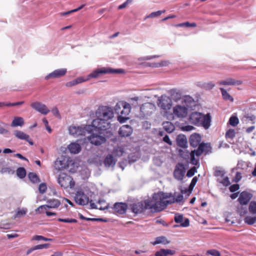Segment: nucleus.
Segmentation results:
<instances>
[{
    "mask_svg": "<svg viewBox=\"0 0 256 256\" xmlns=\"http://www.w3.org/2000/svg\"><path fill=\"white\" fill-rule=\"evenodd\" d=\"M214 86H215V84L213 82H208V84H206V88L207 89L211 90L212 88H214Z\"/></svg>",
    "mask_w": 256,
    "mask_h": 256,
    "instance_id": "nucleus-63",
    "label": "nucleus"
},
{
    "mask_svg": "<svg viewBox=\"0 0 256 256\" xmlns=\"http://www.w3.org/2000/svg\"><path fill=\"white\" fill-rule=\"evenodd\" d=\"M68 148L70 152L72 154H76L81 150V146L80 144L76 142H72L70 144Z\"/></svg>",
    "mask_w": 256,
    "mask_h": 256,
    "instance_id": "nucleus-25",
    "label": "nucleus"
},
{
    "mask_svg": "<svg viewBox=\"0 0 256 256\" xmlns=\"http://www.w3.org/2000/svg\"><path fill=\"white\" fill-rule=\"evenodd\" d=\"M28 210L26 208H22V209L18 208V210L16 212L14 216V218H20L22 216H24L27 213Z\"/></svg>",
    "mask_w": 256,
    "mask_h": 256,
    "instance_id": "nucleus-35",
    "label": "nucleus"
},
{
    "mask_svg": "<svg viewBox=\"0 0 256 256\" xmlns=\"http://www.w3.org/2000/svg\"><path fill=\"white\" fill-rule=\"evenodd\" d=\"M132 132V129L130 126L126 124L121 126L119 130L118 134L122 137L130 136Z\"/></svg>",
    "mask_w": 256,
    "mask_h": 256,
    "instance_id": "nucleus-23",
    "label": "nucleus"
},
{
    "mask_svg": "<svg viewBox=\"0 0 256 256\" xmlns=\"http://www.w3.org/2000/svg\"><path fill=\"white\" fill-rule=\"evenodd\" d=\"M128 208V205L124 202H116L113 206L114 212L118 214H124Z\"/></svg>",
    "mask_w": 256,
    "mask_h": 256,
    "instance_id": "nucleus-21",
    "label": "nucleus"
},
{
    "mask_svg": "<svg viewBox=\"0 0 256 256\" xmlns=\"http://www.w3.org/2000/svg\"><path fill=\"white\" fill-rule=\"evenodd\" d=\"M178 26H186V27H188V26L195 27V26H196V24L194 23V22H192V24H190L188 22H184V23L180 24H178Z\"/></svg>",
    "mask_w": 256,
    "mask_h": 256,
    "instance_id": "nucleus-54",
    "label": "nucleus"
},
{
    "mask_svg": "<svg viewBox=\"0 0 256 256\" xmlns=\"http://www.w3.org/2000/svg\"><path fill=\"white\" fill-rule=\"evenodd\" d=\"M222 97L224 100H230L231 102L234 101L233 98L226 92V90L222 88H220Z\"/></svg>",
    "mask_w": 256,
    "mask_h": 256,
    "instance_id": "nucleus-31",
    "label": "nucleus"
},
{
    "mask_svg": "<svg viewBox=\"0 0 256 256\" xmlns=\"http://www.w3.org/2000/svg\"><path fill=\"white\" fill-rule=\"evenodd\" d=\"M28 178L33 183H38L40 182V179L38 176L35 174L33 172L29 173Z\"/></svg>",
    "mask_w": 256,
    "mask_h": 256,
    "instance_id": "nucleus-39",
    "label": "nucleus"
},
{
    "mask_svg": "<svg viewBox=\"0 0 256 256\" xmlns=\"http://www.w3.org/2000/svg\"><path fill=\"white\" fill-rule=\"evenodd\" d=\"M139 100V98L138 96H135L134 98H130V102H132V104L134 106H138V101Z\"/></svg>",
    "mask_w": 256,
    "mask_h": 256,
    "instance_id": "nucleus-57",
    "label": "nucleus"
},
{
    "mask_svg": "<svg viewBox=\"0 0 256 256\" xmlns=\"http://www.w3.org/2000/svg\"><path fill=\"white\" fill-rule=\"evenodd\" d=\"M210 118L209 114L206 116H202V119L200 122V125L202 126L205 128H208L210 126Z\"/></svg>",
    "mask_w": 256,
    "mask_h": 256,
    "instance_id": "nucleus-30",
    "label": "nucleus"
},
{
    "mask_svg": "<svg viewBox=\"0 0 256 256\" xmlns=\"http://www.w3.org/2000/svg\"><path fill=\"white\" fill-rule=\"evenodd\" d=\"M185 173V168L184 165L181 163H178L174 168V178L178 180H182Z\"/></svg>",
    "mask_w": 256,
    "mask_h": 256,
    "instance_id": "nucleus-12",
    "label": "nucleus"
},
{
    "mask_svg": "<svg viewBox=\"0 0 256 256\" xmlns=\"http://www.w3.org/2000/svg\"><path fill=\"white\" fill-rule=\"evenodd\" d=\"M24 120L22 117H14L12 122L11 126L12 127L22 126L24 124Z\"/></svg>",
    "mask_w": 256,
    "mask_h": 256,
    "instance_id": "nucleus-29",
    "label": "nucleus"
},
{
    "mask_svg": "<svg viewBox=\"0 0 256 256\" xmlns=\"http://www.w3.org/2000/svg\"><path fill=\"white\" fill-rule=\"evenodd\" d=\"M126 116H124L120 114V115L118 116V120L120 123H124L129 118Z\"/></svg>",
    "mask_w": 256,
    "mask_h": 256,
    "instance_id": "nucleus-52",
    "label": "nucleus"
},
{
    "mask_svg": "<svg viewBox=\"0 0 256 256\" xmlns=\"http://www.w3.org/2000/svg\"><path fill=\"white\" fill-rule=\"evenodd\" d=\"M48 204L42 205L40 206L36 211H38L40 214L44 212V210H48V208H58L61 204L60 201L57 199H50L47 202Z\"/></svg>",
    "mask_w": 256,
    "mask_h": 256,
    "instance_id": "nucleus-6",
    "label": "nucleus"
},
{
    "mask_svg": "<svg viewBox=\"0 0 256 256\" xmlns=\"http://www.w3.org/2000/svg\"><path fill=\"white\" fill-rule=\"evenodd\" d=\"M16 174L20 178H24L26 176V170L24 168H18L16 170Z\"/></svg>",
    "mask_w": 256,
    "mask_h": 256,
    "instance_id": "nucleus-37",
    "label": "nucleus"
},
{
    "mask_svg": "<svg viewBox=\"0 0 256 256\" xmlns=\"http://www.w3.org/2000/svg\"><path fill=\"white\" fill-rule=\"evenodd\" d=\"M203 114L198 112H192L189 117L190 122L195 125H200L202 120V119Z\"/></svg>",
    "mask_w": 256,
    "mask_h": 256,
    "instance_id": "nucleus-17",
    "label": "nucleus"
},
{
    "mask_svg": "<svg viewBox=\"0 0 256 256\" xmlns=\"http://www.w3.org/2000/svg\"><path fill=\"white\" fill-rule=\"evenodd\" d=\"M220 182L224 186H228L230 184V182L229 180V178L228 176L224 178Z\"/></svg>",
    "mask_w": 256,
    "mask_h": 256,
    "instance_id": "nucleus-56",
    "label": "nucleus"
},
{
    "mask_svg": "<svg viewBox=\"0 0 256 256\" xmlns=\"http://www.w3.org/2000/svg\"><path fill=\"white\" fill-rule=\"evenodd\" d=\"M90 127H92L91 125L88 126L86 128L72 126H70L68 130L70 134L74 136H84L86 131H88Z\"/></svg>",
    "mask_w": 256,
    "mask_h": 256,
    "instance_id": "nucleus-9",
    "label": "nucleus"
},
{
    "mask_svg": "<svg viewBox=\"0 0 256 256\" xmlns=\"http://www.w3.org/2000/svg\"><path fill=\"white\" fill-rule=\"evenodd\" d=\"M228 123L230 126H236L238 124L239 120L236 116H232L229 119Z\"/></svg>",
    "mask_w": 256,
    "mask_h": 256,
    "instance_id": "nucleus-36",
    "label": "nucleus"
},
{
    "mask_svg": "<svg viewBox=\"0 0 256 256\" xmlns=\"http://www.w3.org/2000/svg\"><path fill=\"white\" fill-rule=\"evenodd\" d=\"M50 244H38L35 246V249L40 250L42 248H46L50 246Z\"/></svg>",
    "mask_w": 256,
    "mask_h": 256,
    "instance_id": "nucleus-55",
    "label": "nucleus"
},
{
    "mask_svg": "<svg viewBox=\"0 0 256 256\" xmlns=\"http://www.w3.org/2000/svg\"><path fill=\"white\" fill-rule=\"evenodd\" d=\"M242 82L240 80H236L232 78H228L225 80L219 81L218 84L222 86H238L242 84Z\"/></svg>",
    "mask_w": 256,
    "mask_h": 256,
    "instance_id": "nucleus-22",
    "label": "nucleus"
},
{
    "mask_svg": "<svg viewBox=\"0 0 256 256\" xmlns=\"http://www.w3.org/2000/svg\"><path fill=\"white\" fill-rule=\"evenodd\" d=\"M104 162L106 166L110 167L114 166L116 161L112 154H108L104 158Z\"/></svg>",
    "mask_w": 256,
    "mask_h": 256,
    "instance_id": "nucleus-27",
    "label": "nucleus"
},
{
    "mask_svg": "<svg viewBox=\"0 0 256 256\" xmlns=\"http://www.w3.org/2000/svg\"><path fill=\"white\" fill-rule=\"evenodd\" d=\"M176 142L178 146L186 148L187 147L188 142L186 137L182 135H179L176 138Z\"/></svg>",
    "mask_w": 256,
    "mask_h": 256,
    "instance_id": "nucleus-26",
    "label": "nucleus"
},
{
    "mask_svg": "<svg viewBox=\"0 0 256 256\" xmlns=\"http://www.w3.org/2000/svg\"><path fill=\"white\" fill-rule=\"evenodd\" d=\"M166 11L165 10H160L156 12H152L148 16H160L162 14H166Z\"/></svg>",
    "mask_w": 256,
    "mask_h": 256,
    "instance_id": "nucleus-50",
    "label": "nucleus"
},
{
    "mask_svg": "<svg viewBox=\"0 0 256 256\" xmlns=\"http://www.w3.org/2000/svg\"><path fill=\"white\" fill-rule=\"evenodd\" d=\"M183 220V216L182 215L176 216L174 217V221L176 223H180Z\"/></svg>",
    "mask_w": 256,
    "mask_h": 256,
    "instance_id": "nucleus-60",
    "label": "nucleus"
},
{
    "mask_svg": "<svg viewBox=\"0 0 256 256\" xmlns=\"http://www.w3.org/2000/svg\"><path fill=\"white\" fill-rule=\"evenodd\" d=\"M156 109L155 105L150 102L144 104L140 108L141 112L144 116L150 115L155 112Z\"/></svg>",
    "mask_w": 256,
    "mask_h": 256,
    "instance_id": "nucleus-11",
    "label": "nucleus"
},
{
    "mask_svg": "<svg viewBox=\"0 0 256 256\" xmlns=\"http://www.w3.org/2000/svg\"><path fill=\"white\" fill-rule=\"evenodd\" d=\"M32 240H42L44 241H52V239L46 238V237H44L42 236H39V235H36L34 236L32 238Z\"/></svg>",
    "mask_w": 256,
    "mask_h": 256,
    "instance_id": "nucleus-42",
    "label": "nucleus"
},
{
    "mask_svg": "<svg viewBox=\"0 0 256 256\" xmlns=\"http://www.w3.org/2000/svg\"><path fill=\"white\" fill-rule=\"evenodd\" d=\"M124 72V70L121 68L114 69L110 68H102L94 70L88 74L90 78H97L103 74H122Z\"/></svg>",
    "mask_w": 256,
    "mask_h": 256,
    "instance_id": "nucleus-4",
    "label": "nucleus"
},
{
    "mask_svg": "<svg viewBox=\"0 0 256 256\" xmlns=\"http://www.w3.org/2000/svg\"><path fill=\"white\" fill-rule=\"evenodd\" d=\"M83 6H84V5H82V6H80V7H78L77 8H75V9L72 10H68V11H66V12H62L61 13V15H62V16H66V15L72 14L74 12H77L78 10L82 9L83 8Z\"/></svg>",
    "mask_w": 256,
    "mask_h": 256,
    "instance_id": "nucleus-45",
    "label": "nucleus"
},
{
    "mask_svg": "<svg viewBox=\"0 0 256 256\" xmlns=\"http://www.w3.org/2000/svg\"><path fill=\"white\" fill-rule=\"evenodd\" d=\"M248 210L250 214H256V202L252 201L248 206Z\"/></svg>",
    "mask_w": 256,
    "mask_h": 256,
    "instance_id": "nucleus-40",
    "label": "nucleus"
},
{
    "mask_svg": "<svg viewBox=\"0 0 256 256\" xmlns=\"http://www.w3.org/2000/svg\"><path fill=\"white\" fill-rule=\"evenodd\" d=\"M202 137L200 134L194 133L192 134L189 138L190 146L193 148L198 146V148L192 150L190 153V162L194 165L198 163V157L202 154L205 155L212 152V148L210 143L200 142Z\"/></svg>",
    "mask_w": 256,
    "mask_h": 256,
    "instance_id": "nucleus-2",
    "label": "nucleus"
},
{
    "mask_svg": "<svg viewBox=\"0 0 256 256\" xmlns=\"http://www.w3.org/2000/svg\"><path fill=\"white\" fill-rule=\"evenodd\" d=\"M190 224V221L188 218H186L184 220V222H182L180 224V226L183 227H186L188 226Z\"/></svg>",
    "mask_w": 256,
    "mask_h": 256,
    "instance_id": "nucleus-64",
    "label": "nucleus"
},
{
    "mask_svg": "<svg viewBox=\"0 0 256 256\" xmlns=\"http://www.w3.org/2000/svg\"><path fill=\"white\" fill-rule=\"evenodd\" d=\"M58 220L60 222H68V223H76L78 222L76 219H74V218H58Z\"/></svg>",
    "mask_w": 256,
    "mask_h": 256,
    "instance_id": "nucleus-46",
    "label": "nucleus"
},
{
    "mask_svg": "<svg viewBox=\"0 0 256 256\" xmlns=\"http://www.w3.org/2000/svg\"><path fill=\"white\" fill-rule=\"evenodd\" d=\"M52 112L53 114L56 117L60 118V114L58 110L56 108H54L52 109Z\"/></svg>",
    "mask_w": 256,
    "mask_h": 256,
    "instance_id": "nucleus-58",
    "label": "nucleus"
},
{
    "mask_svg": "<svg viewBox=\"0 0 256 256\" xmlns=\"http://www.w3.org/2000/svg\"><path fill=\"white\" fill-rule=\"evenodd\" d=\"M15 136L18 139L25 140L28 142L31 146L34 145V142L30 138L29 135L25 134L20 130H16L14 132Z\"/></svg>",
    "mask_w": 256,
    "mask_h": 256,
    "instance_id": "nucleus-24",
    "label": "nucleus"
},
{
    "mask_svg": "<svg viewBox=\"0 0 256 256\" xmlns=\"http://www.w3.org/2000/svg\"><path fill=\"white\" fill-rule=\"evenodd\" d=\"M84 81H86V80H84L83 78H77L76 79H75L72 81L66 82V86L67 87H72V86H76L78 84L82 83Z\"/></svg>",
    "mask_w": 256,
    "mask_h": 256,
    "instance_id": "nucleus-33",
    "label": "nucleus"
},
{
    "mask_svg": "<svg viewBox=\"0 0 256 256\" xmlns=\"http://www.w3.org/2000/svg\"><path fill=\"white\" fill-rule=\"evenodd\" d=\"M235 131L234 130L230 129L226 134V138H233L235 136Z\"/></svg>",
    "mask_w": 256,
    "mask_h": 256,
    "instance_id": "nucleus-47",
    "label": "nucleus"
},
{
    "mask_svg": "<svg viewBox=\"0 0 256 256\" xmlns=\"http://www.w3.org/2000/svg\"><path fill=\"white\" fill-rule=\"evenodd\" d=\"M124 152V149L121 147L116 148H115L113 150V153L114 154L118 156H122Z\"/></svg>",
    "mask_w": 256,
    "mask_h": 256,
    "instance_id": "nucleus-43",
    "label": "nucleus"
},
{
    "mask_svg": "<svg viewBox=\"0 0 256 256\" xmlns=\"http://www.w3.org/2000/svg\"><path fill=\"white\" fill-rule=\"evenodd\" d=\"M252 198V194L246 191H243L240 194L238 201L240 205L246 206L249 203Z\"/></svg>",
    "mask_w": 256,
    "mask_h": 256,
    "instance_id": "nucleus-14",
    "label": "nucleus"
},
{
    "mask_svg": "<svg viewBox=\"0 0 256 256\" xmlns=\"http://www.w3.org/2000/svg\"><path fill=\"white\" fill-rule=\"evenodd\" d=\"M123 109L120 111V106L117 104L116 106V111L117 113H120L122 115L128 116L130 112V104L126 102H122V104Z\"/></svg>",
    "mask_w": 256,
    "mask_h": 256,
    "instance_id": "nucleus-19",
    "label": "nucleus"
},
{
    "mask_svg": "<svg viewBox=\"0 0 256 256\" xmlns=\"http://www.w3.org/2000/svg\"><path fill=\"white\" fill-rule=\"evenodd\" d=\"M67 160L64 157L58 158L54 162V166L58 170H60L68 167Z\"/></svg>",
    "mask_w": 256,
    "mask_h": 256,
    "instance_id": "nucleus-20",
    "label": "nucleus"
},
{
    "mask_svg": "<svg viewBox=\"0 0 256 256\" xmlns=\"http://www.w3.org/2000/svg\"><path fill=\"white\" fill-rule=\"evenodd\" d=\"M169 242L167 240L166 238L164 236L157 237L154 242H152V244L154 246L159 244H167Z\"/></svg>",
    "mask_w": 256,
    "mask_h": 256,
    "instance_id": "nucleus-34",
    "label": "nucleus"
},
{
    "mask_svg": "<svg viewBox=\"0 0 256 256\" xmlns=\"http://www.w3.org/2000/svg\"><path fill=\"white\" fill-rule=\"evenodd\" d=\"M244 222L248 224H253L256 222V216H247L244 218Z\"/></svg>",
    "mask_w": 256,
    "mask_h": 256,
    "instance_id": "nucleus-38",
    "label": "nucleus"
},
{
    "mask_svg": "<svg viewBox=\"0 0 256 256\" xmlns=\"http://www.w3.org/2000/svg\"><path fill=\"white\" fill-rule=\"evenodd\" d=\"M163 140L167 143L169 145H172V141L170 140V138L169 136H168V135H166L164 138H163Z\"/></svg>",
    "mask_w": 256,
    "mask_h": 256,
    "instance_id": "nucleus-61",
    "label": "nucleus"
},
{
    "mask_svg": "<svg viewBox=\"0 0 256 256\" xmlns=\"http://www.w3.org/2000/svg\"><path fill=\"white\" fill-rule=\"evenodd\" d=\"M96 118L94 120L91 126L100 134L101 131L106 130L110 127V120L114 117V112L110 108L102 106L96 112Z\"/></svg>",
    "mask_w": 256,
    "mask_h": 256,
    "instance_id": "nucleus-1",
    "label": "nucleus"
},
{
    "mask_svg": "<svg viewBox=\"0 0 256 256\" xmlns=\"http://www.w3.org/2000/svg\"><path fill=\"white\" fill-rule=\"evenodd\" d=\"M47 190L46 185L44 183L40 184L38 187V190L41 194L44 193Z\"/></svg>",
    "mask_w": 256,
    "mask_h": 256,
    "instance_id": "nucleus-51",
    "label": "nucleus"
},
{
    "mask_svg": "<svg viewBox=\"0 0 256 256\" xmlns=\"http://www.w3.org/2000/svg\"><path fill=\"white\" fill-rule=\"evenodd\" d=\"M75 202L80 206H85L88 204L90 202L88 196L86 195L82 190H78L74 196Z\"/></svg>",
    "mask_w": 256,
    "mask_h": 256,
    "instance_id": "nucleus-7",
    "label": "nucleus"
},
{
    "mask_svg": "<svg viewBox=\"0 0 256 256\" xmlns=\"http://www.w3.org/2000/svg\"><path fill=\"white\" fill-rule=\"evenodd\" d=\"M58 182L64 189L72 188L75 186V182L72 178L64 172H62L59 174Z\"/></svg>",
    "mask_w": 256,
    "mask_h": 256,
    "instance_id": "nucleus-5",
    "label": "nucleus"
},
{
    "mask_svg": "<svg viewBox=\"0 0 256 256\" xmlns=\"http://www.w3.org/2000/svg\"><path fill=\"white\" fill-rule=\"evenodd\" d=\"M237 212L240 216H242L247 213V208L246 207H244L243 206L240 205L238 206Z\"/></svg>",
    "mask_w": 256,
    "mask_h": 256,
    "instance_id": "nucleus-41",
    "label": "nucleus"
},
{
    "mask_svg": "<svg viewBox=\"0 0 256 256\" xmlns=\"http://www.w3.org/2000/svg\"><path fill=\"white\" fill-rule=\"evenodd\" d=\"M175 251L168 249H160L155 253L156 256H167L168 254L173 255Z\"/></svg>",
    "mask_w": 256,
    "mask_h": 256,
    "instance_id": "nucleus-28",
    "label": "nucleus"
},
{
    "mask_svg": "<svg viewBox=\"0 0 256 256\" xmlns=\"http://www.w3.org/2000/svg\"><path fill=\"white\" fill-rule=\"evenodd\" d=\"M164 128L168 132H172L174 130V125L170 122H164Z\"/></svg>",
    "mask_w": 256,
    "mask_h": 256,
    "instance_id": "nucleus-32",
    "label": "nucleus"
},
{
    "mask_svg": "<svg viewBox=\"0 0 256 256\" xmlns=\"http://www.w3.org/2000/svg\"><path fill=\"white\" fill-rule=\"evenodd\" d=\"M240 188V186L238 184H234L229 188L230 191L234 192L238 190Z\"/></svg>",
    "mask_w": 256,
    "mask_h": 256,
    "instance_id": "nucleus-53",
    "label": "nucleus"
},
{
    "mask_svg": "<svg viewBox=\"0 0 256 256\" xmlns=\"http://www.w3.org/2000/svg\"><path fill=\"white\" fill-rule=\"evenodd\" d=\"M183 200V196L182 194L178 195L176 198H174L172 194V198H170V200H174V202H180Z\"/></svg>",
    "mask_w": 256,
    "mask_h": 256,
    "instance_id": "nucleus-49",
    "label": "nucleus"
},
{
    "mask_svg": "<svg viewBox=\"0 0 256 256\" xmlns=\"http://www.w3.org/2000/svg\"><path fill=\"white\" fill-rule=\"evenodd\" d=\"M158 105L163 110H168L172 107V100L166 96H162L158 100Z\"/></svg>",
    "mask_w": 256,
    "mask_h": 256,
    "instance_id": "nucleus-10",
    "label": "nucleus"
},
{
    "mask_svg": "<svg viewBox=\"0 0 256 256\" xmlns=\"http://www.w3.org/2000/svg\"><path fill=\"white\" fill-rule=\"evenodd\" d=\"M171 198V193L159 192L154 194L151 199H148L146 204L152 212H160L166 208L168 204L174 203V200H170Z\"/></svg>",
    "mask_w": 256,
    "mask_h": 256,
    "instance_id": "nucleus-3",
    "label": "nucleus"
},
{
    "mask_svg": "<svg viewBox=\"0 0 256 256\" xmlns=\"http://www.w3.org/2000/svg\"><path fill=\"white\" fill-rule=\"evenodd\" d=\"M196 172V168L195 166H193L191 168H190L186 173V176L188 177H192V176Z\"/></svg>",
    "mask_w": 256,
    "mask_h": 256,
    "instance_id": "nucleus-48",
    "label": "nucleus"
},
{
    "mask_svg": "<svg viewBox=\"0 0 256 256\" xmlns=\"http://www.w3.org/2000/svg\"><path fill=\"white\" fill-rule=\"evenodd\" d=\"M206 255L210 254L212 256H220V253L219 251L218 250L212 249L210 250L206 251Z\"/></svg>",
    "mask_w": 256,
    "mask_h": 256,
    "instance_id": "nucleus-44",
    "label": "nucleus"
},
{
    "mask_svg": "<svg viewBox=\"0 0 256 256\" xmlns=\"http://www.w3.org/2000/svg\"><path fill=\"white\" fill-rule=\"evenodd\" d=\"M146 202L147 200L130 204V207L132 212L135 214H138L142 212L144 210H150L149 208H147Z\"/></svg>",
    "mask_w": 256,
    "mask_h": 256,
    "instance_id": "nucleus-8",
    "label": "nucleus"
},
{
    "mask_svg": "<svg viewBox=\"0 0 256 256\" xmlns=\"http://www.w3.org/2000/svg\"><path fill=\"white\" fill-rule=\"evenodd\" d=\"M30 106L36 111L44 115L47 114L50 112V110L47 106L40 102H32L30 104Z\"/></svg>",
    "mask_w": 256,
    "mask_h": 256,
    "instance_id": "nucleus-16",
    "label": "nucleus"
},
{
    "mask_svg": "<svg viewBox=\"0 0 256 256\" xmlns=\"http://www.w3.org/2000/svg\"><path fill=\"white\" fill-rule=\"evenodd\" d=\"M133 0H127L124 4L118 6V9H122L126 8L128 4H130Z\"/></svg>",
    "mask_w": 256,
    "mask_h": 256,
    "instance_id": "nucleus-59",
    "label": "nucleus"
},
{
    "mask_svg": "<svg viewBox=\"0 0 256 256\" xmlns=\"http://www.w3.org/2000/svg\"><path fill=\"white\" fill-rule=\"evenodd\" d=\"M88 140L90 143L96 146H100L106 141V138L104 136L94 133H92L88 137Z\"/></svg>",
    "mask_w": 256,
    "mask_h": 256,
    "instance_id": "nucleus-15",
    "label": "nucleus"
},
{
    "mask_svg": "<svg viewBox=\"0 0 256 256\" xmlns=\"http://www.w3.org/2000/svg\"><path fill=\"white\" fill-rule=\"evenodd\" d=\"M194 129V127L192 126H186L182 128V130L184 131H191Z\"/></svg>",
    "mask_w": 256,
    "mask_h": 256,
    "instance_id": "nucleus-62",
    "label": "nucleus"
},
{
    "mask_svg": "<svg viewBox=\"0 0 256 256\" xmlns=\"http://www.w3.org/2000/svg\"><path fill=\"white\" fill-rule=\"evenodd\" d=\"M173 114L177 118H185L188 114V108L185 106L176 105L173 108Z\"/></svg>",
    "mask_w": 256,
    "mask_h": 256,
    "instance_id": "nucleus-13",
    "label": "nucleus"
},
{
    "mask_svg": "<svg viewBox=\"0 0 256 256\" xmlns=\"http://www.w3.org/2000/svg\"><path fill=\"white\" fill-rule=\"evenodd\" d=\"M67 70L66 68H60L48 74L46 76V79L48 80L50 78H59L64 76L66 73Z\"/></svg>",
    "mask_w": 256,
    "mask_h": 256,
    "instance_id": "nucleus-18",
    "label": "nucleus"
}]
</instances>
